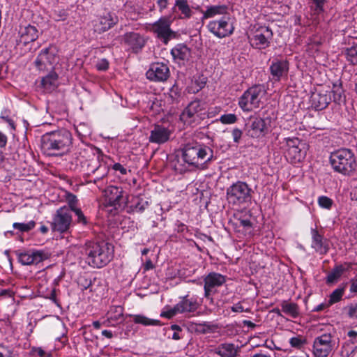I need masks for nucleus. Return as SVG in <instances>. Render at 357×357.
Here are the masks:
<instances>
[{
    "instance_id": "obj_1",
    "label": "nucleus",
    "mask_w": 357,
    "mask_h": 357,
    "mask_svg": "<svg viewBox=\"0 0 357 357\" xmlns=\"http://www.w3.org/2000/svg\"><path fill=\"white\" fill-rule=\"evenodd\" d=\"M41 140L42 150L50 155H61L68 152L73 144L72 135L66 129L47 132L43 135Z\"/></svg>"
},
{
    "instance_id": "obj_2",
    "label": "nucleus",
    "mask_w": 357,
    "mask_h": 357,
    "mask_svg": "<svg viewBox=\"0 0 357 357\" xmlns=\"http://www.w3.org/2000/svg\"><path fill=\"white\" fill-rule=\"evenodd\" d=\"M84 253L86 260L93 268H102L106 266L113 258L114 247L105 242L89 241L85 244Z\"/></svg>"
},
{
    "instance_id": "obj_3",
    "label": "nucleus",
    "mask_w": 357,
    "mask_h": 357,
    "mask_svg": "<svg viewBox=\"0 0 357 357\" xmlns=\"http://www.w3.org/2000/svg\"><path fill=\"white\" fill-rule=\"evenodd\" d=\"M182 159L189 166L204 169L213 160V151L204 144H188L183 149Z\"/></svg>"
},
{
    "instance_id": "obj_4",
    "label": "nucleus",
    "mask_w": 357,
    "mask_h": 357,
    "mask_svg": "<svg viewBox=\"0 0 357 357\" xmlns=\"http://www.w3.org/2000/svg\"><path fill=\"white\" fill-rule=\"evenodd\" d=\"M330 162L334 171L345 176L353 172L356 165L355 155L349 149H340L331 153Z\"/></svg>"
},
{
    "instance_id": "obj_5",
    "label": "nucleus",
    "mask_w": 357,
    "mask_h": 357,
    "mask_svg": "<svg viewBox=\"0 0 357 357\" xmlns=\"http://www.w3.org/2000/svg\"><path fill=\"white\" fill-rule=\"evenodd\" d=\"M266 94L263 84H257L248 89L238 100L239 107L244 112H250L259 107L261 99Z\"/></svg>"
},
{
    "instance_id": "obj_6",
    "label": "nucleus",
    "mask_w": 357,
    "mask_h": 357,
    "mask_svg": "<svg viewBox=\"0 0 357 357\" xmlns=\"http://www.w3.org/2000/svg\"><path fill=\"white\" fill-rule=\"evenodd\" d=\"M252 190L243 181H237L227 189V199L233 205L240 206L250 202Z\"/></svg>"
},
{
    "instance_id": "obj_7",
    "label": "nucleus",
    "mask_w": 357,
    "mask_h": 357,
    "mask_svg": "<svg viewBox=\"0 0 357 357\" xmlns=\"http://www.w3.org/2000/svg\"><path fill=\"white\" fill-rule=\"evenodd\" d=\"M172 20L168 17H160L151 24V31L165 45L176 38L177 33L171 29Z\"/></svg>"
},
{
    "instance_id": "obj_8",
    "label": "nucleus",
    "mask_w": 357,
    "mask_h": 357,
    "mask_svg": "<svg viewBox=\"0 0 357 357\" xmlns=\"http://www.w3.org/2000/svg\"><path fill=\"white\" fill-rule=\"evenodd\" d=\"M336 348L335 339L330 333H324L314 338L313 354L316 357H328Z\"/></svg>"
},
{
    "instance_id": "obj_9",
    "label": "nucleus",
    "mask_w": 357,
    "mask_h": 357,
    "mask_svg": "<svg viewBox=\"0 0 357 357\" xmlns=\"http://www.w3.org/2000/svg\"><path fill=\"white\" fill-rule=\"evenodd\" d=\"M57 62L56 50L50 46L40 51L34 61V65L40 71H48L52 70Z\"/></svg>"
},
{
    "instance_id": "obj_10",
    "label": "nucleus",
    "mask_w": 357,
    "mask_h": 357,
    "mask_svg": "<svg viewBox=\"0 0 357 357\" xmlns=\"http://www.w3.org/2000/svg\"><path fill=\"white\" fill-rule=\"evenodd\" d=\"M14 253L18 261L22 265L38 264L50 257V255L47 252L37 250H17Z\"/></svg>"
},
{
    "instance_id": "obj_11",
    "label": "nucleus",
    "mask_w": 357,
    "mask_h": 357,
    "mask_svg": "<svg viewBox=\"0 0 357 357\" xmlns=\"http://www.w3.org/2000/svg\"><path fill=\"white\" fill-rule=\"evenodd\" d=\"M230 20L229 15H224L219 20L211 21L207 27L215 36L222 38L229 36L234 31V26Z\"/></svg>"
},
{
    "instance_id": "obj_12",
    "label": "nucleus",
    "mask_w": 357,
    "mask_h": 357,
    "mask_svg": "<svg viewBox=\"0 0 357 357\" xmlns=\"http://www.w3.org/2000/svg\"><path fill=\"white\" fill-rule=\"evenodd\" d=\"M107 205L115 209L123 208L128 202V196L124 195L123 189L116 186H109L105 190Z\"/></svg>"
},
{
    "instance_id": "obj_13",
    "label": "nucleus",
    "mask_w": 357,
    "mask_h": 357,
    "mask_svg": "<svg viewBox=\"0 0 357 357\" xmlns=\"http://www.w3.org/2000/svg\"><path fill=\"white\" fill-rule=\"evenodd\" d=\"M72 224V214L70 210L66 207L59 208L52 220V229L61 233L67 231Z\"/></svg>"
},
{
    "instance_id": "obj_14",
    "label": "nucleus",
    "mask_w": 357,
    "mask_h": 357,
    "mask_svg": "<svg viewBox=\"0 0 357 357\" xmlns=\"http://www.w3.org/2000/svg\"><path fill=\"white\" fill-rule=\"evenodd\" d=\"M266 120L259 116H250L245 123L246 135L252 138H260L268 132Z\"/></svg>"
},
{
    "instance_id": "obj_15",
    "label": "nucleus",
    "mask_w": 357,
    "mask_h": 357,
    "mask_svg": "<svg viewBox=\"0 0 357 357\" xmlns=\"http://www.w3.org/2000/svg\"><path fill=\"white\" fill-rule=\"evenodd\" d=\"M118 22V17L115 14L107 12L102 15L96 17L91 21V24L94 32L100 34L110 29Z\"/></svg>"
},
{
    "instance_id": "obj_16",
    "label": "nucleus",
    "mask_w": 357,
    "mask_h": 357,
    "mask_svg": "<svg viewBox=\"0 0 357 357\" xmlns=\"http://www.w3.org/2000/svg\"><path fill=\"white\" fill-rule=\"evenodd\" d=\"M272 38L273 32L271 29L268 26H261L254 31L250 42L253 47L264 50L269 46Z\"/></svg>"
},
{
    "instance_id": "obj_17",
    "label": "nucleus",
    "mask_w": 357,
    "mask_h": 357,
    "mask_svg": "<svg viewBox=\"0 0 357 357\" xmlns=\"http://www.w3.org/2000/svg\"><path fill=\"white\" fill-rule=\"evenodd\" d=\"M311 248L319 255H326L330 250V241L321 230L311 228Z\"/></svg>"
},
{
    "instance_id": "obj_18",
    "label": "nucleus",
    "mask_w": 357,
    "mask_h": 357,
    "mask_svg": "<svg viewBox=\"0 0 357 357\" xmlns=\"http://www.w3.org/2000/svg\"><path fill=\"white\" fill-rule=\"evenodd\" d=\"M169 75L170 71L167 64L159 62L152 63L146 73L147 79L153 82H165Z\"/></svg>"
},
{
    "instance_id": "obj_19",
    "label": "nucleus",
    "mask_w": 357,
    "mask_h": 357,
    "mask_svg": "<svg viewBox=\"0 0 357 357\" xmlns=\"http://www.w3.org/2000/svg\"><path fill=\"white\" fill-rule=\"evenodd\" d=\"M204 296L207 298L213 293V289L222 286L226 282V276L215 272H211L204 279Z\"/></svg>"
},
{
    "instance_id": "obj_20",
    "label": "nucleus",
    "mask_w": 357,
    "mask_h": 357,
    "mask_svg": "<svg viewBox=\"0 0 357 357\" xmlns=\"http://www.w3.org/2000/svg\"><path fill=\"white\" fill-rule=\"evenodd\" d=\"M289 63L287 59H274L269 67V71L275 81H280L282 78L287 77Z\"/></svg>"
},
{
    "instance_id": "obj_21",
    "label": "nucleus",
    "mask_w": 357,
    "mask_h": 357,
    "mask_svg": "<svg viewBox=\"0 0 357 357\" xmlns=\"http://www.w3.org/2000/svg\"><path fill=\"white\" fill-rule=\"evenodd\" d=\"M171 54L174 62L179 66H185L192 57L191 49L184 43L176 45L171 50Z\"/></svg>"
},
{
    "instance_id": "obj_22",
    "label": "nucleus",
    "mask_w": 357,
    "mask_h": 357,
    "mask_svg": "<svg viewBox=\"0 0 357 357\" xmlns=\"http://www.w3.org/2000/svg\"><path fill=\"white\" fill-rule=\"evenodd\" d=\"M124 43L135 53H138L145 46L146 38L137 32H128L123 35Z\"/></svg>"
},
{
    "instance_id": "obj_23",
    "label": "nucleus",
    "mask_w": 357,
    "mask_h": 357,
    "mask_svg": "<svg viewBox=\"0 0 357 357\" xmlns=\"http://www.w3.org/2000/svg\"><path fill=\"white\" fill-rule=\"evenodd\" d=\"M172 131L162 125H155L151 130L149 140L151 143L157 144H165L169 141Z\"/></svg>"
},
{
    "instance_id": "obj_24",
    "label": "nucleus",
    "mask_w": 357,
    "mask_h": 357,
    "mask_svg": "<svg viewBox=\"0 0 357 357\" xmlns=\"http://www.w3.org/2000/svg\"><path fill=\"white\" fill-rule=\"evenodd\" d=\"M19 39L17 44L26 45L35 41L38 37V31L35 26L26 25L21 26L19 30Z\"/></svg>"
},
{
    "instance_id": "obj_25",
    "label": "nucleus",
    "mask_w": 357,
    "mask_h": 357,
    "mask_svg": "<svg viewBox=\"0 0 357 357\" xmlns=\"http://www.w3.org/2000/svg\"><path fill=\"white\" fill-rule=\"evenodd\" d=\"M199 306V304L196 298H189L187 295L182 297L177 303V310L180 311L181 314L192 313L198 309Z\"/></svg>"
},
{
    "instance_id": "obj_26",
    "label": "nucleus",
    "mask_w": 357,
    "mask_h": 357,
    "mask_svg": "<svg viewBox=\"0 0 357 357\" xmlns=\"http://www.w3.org/2000/svg\"><path fill=\"white\" fill-rule=\"evenodd\" d=\"M240 349L232 343H222L215 349V354L220 357H237Z\"/></svg>"
},
{
    "instance_id": "obj_27",
    "label": "nucleus",
    "mask_w": 357,
    "mask_h": 357,
    "mask_svg": "<svg viewBox=\"0 0 357 357\" xmlns=\"http://www.w3.org/2000/svg\"><path fill=\"white\" fill-rule=\"evenodd\" d=\"M310 101L312 107L316 110H322L331 102V97L326 93H313Z\"/></svg>"
},
{
    "instance_id": "obj_28",
    "label": "nucleus",
    "mask_w": 357,
    "mask_h": 357,
    "mask_svg": "<svg viewBox=\"0 0 357 357\" xmlns=\"http://www.w3.org/2000/svg\"><path fill=\"white\" fill-rule=\"evenodd\" d=\"M179 12L178 18L181 20L189 19L191 17L192 10H191L187 0H175V4L173 11Z\"/></svg>"
},
{
    "instance_id": "obj_29",
    "label": "nucleus",
    "mask_w": 357,
    "mask_h": 357,
    "mask_svg": "<svg viewBox=\"0 0 357 357\" xmlns=\"http://www.w3.org/2000/svg\"><path fill=\"white\" fill-rule=\"evenodd\" d=\"M44 91L50 93L58 86V75L55 72H50L47 75L43 77L40 83Z\"/></svg>"
},
{
    "instance_id": "obj_30",
    "label": "nucleus",
    "mask_w": 357,
    "mask_h": 357,
    "mask_svg": "<svg viewBox=\"0 0 357 357\" xmlns=\"http://www.w3.org/2000/svg\"><path fill=\"white\" fill-rule=\"evenodd\" d=\"M228 7L225 5H215L211 6L207 8L206 11L203 13L202 20L204 19L214 17L216 15H229L227 14Z\"/></svg>"
},
{
    "instance_id": "obj_31",
    "label": "nucleus",
    "mask_w": 357,
    "mask_h": 357,
    "mask_svg": "<svg viewBox=\"0 0 357 357\" xmlns=\"http://www.w3.org/2000/svg\"><path fill=\"white\" fill-rule=\"evenodd\" d=\"M205 111V109L202 107V105L199 100H194L192 101L188 107L183 110L182 114H181L180 118H185L187 119L188 116H194L199 112H202Z\"/></svg>"
},
{
    "instance_id": "obj_32",
    "label": "nucleus",
    "mask_w": 357,
    "mask_h": 357,
    "mask_svg": "<svg viewBox=\"0 0 357 357\" xmlns=\"http://www.w3.org/2000/svg\"><path fill=\"white\" fill-rule=\"evenodd\" d=\"M280 305L282 312L290 316L291 318H296L299 316V307L296 303L288 301H283Z\"/></svg>"
},
{
    "instance_id": "obj_33",
    "label": "nucleus",
    "mask_w": 357,
    "mask_h": 357,
    "mask_svg": "<svg viewBox=\"0 0 357 357\" xmlns=\"http://www.w3.org/2000/svg\"><path fill=\"white\" fill-rule=\"evenodd\" d=\"M347 269L342 265L335 266L333 270L328 274L326 282L328 284H333L337 281Z\"/></svg>"
},
{
    "instance_id": "obj_34",
    "label": "nucleus",
    "mask_w": 357,
    "mask_h": 357,
    "mask_svg": "<svg viewBox=\"0 0 357 357\" xmlns=\"http://www.w3.org/2000/svg\"><path fill=\"white\" fill-rule=\"evenodd\" d=\"M206 116V112L204 111L202 112H199V114L188 116L187 119L185 118H181V120L186 125L191 126V127H195L197 126L201 123V121L204 119Z\"/></svg>"
},
{
    "instance_id": "obj_35",
    "label": "nucleus",
    "mask_w": 357,
    "mask_h": 357,
    "mask_svg": "<svg viewBox=\"0 0 357 357\" xmlns=\"http://www.w3.org/2000/svg\"><path fill=\"white\" fill-rule=\"evenodd\" d=\"M133 321L144 326H158L160 323L159 320L150 319L142 314L133 315Z\"/></svg>"
},
{
    "instance_id": "obj_36",
    "label": "nucleus",
    "mask_w": 357,
    "mask_h": 357,
    "mask_svg": "<svg viewBox=\"0 0 357 357\" xmlns=\"http://www.w3.org/2000/svg\"><path fill=\"white\" fill-rule=\"evenodd\" d=\"M290 345L296 349H302L306 344V338L301 335H295L289 340Z\"/></svg>"
},
{
    "instance_id": "obj_37",
    "label": "nucleus",
    "mask_w": 357,
    "mask_h": 357,
    "mask_svg": "<svg viewBox=\"0 0 357 357\" xmlns=\"http://www.w3.org/2000/svg\"><path fill=\"white\" fill-rule=\"evenodd\" d=\"M345 56L347 61L351 64H357V45L347 48L345 50Z\"/></svg>"
},
{
    "instance_id": "obj_38",
    "label": "nucleus",
    "mask_w": 357,
    "mask_h": 357,
    "mask_svg": "<svg viewBox=\"0 0 357 357\" xmlns=\"http://www.w3.org/2000/svg\"><path fill=\"white\" fill-rule=\"evenodd\" d=\"M35 225L36 222L33 220H31L27 223L15 222L13 225V227L21 232H28L33 229Z\"/></svg>"
},
{
    "instance_id": "obj_39",
    "label": "nucleus",
    "mask_w": 357,
    "mask_h": 357,
    "mask_svg": "<svg viewBox=\"0 0 357 357\" xmlns=\"http://www.w3.org/2000/svg\"><path fill=\"white\" fill-rule=\"evenodd\" d=\"M286 152L287 155L294 162L301 160L303 157L301 149L299 146L291 149H287Z\"/></svg>"
},
{
    "instance_id": "obj_40",
    "label": "nucleus",
    "mask_w": 357,
    "mask_h": 357,
    "mask_svg": "<svg viewBox=\"0 0 357 357\" xmlns=\"http://www.w3.org/2000/svg\"><path fill=\"white\" fill-rule=\"evenodd\" d=\"M0 357H18V354L12 347L0 344Z\"/></svg>"
},
{
    "instance_id": "obj_41",
    "label": "nucleus",
    "mask_w": 357,
    "mask_h": 357,
    "mask_svg": "<svg viewBox=\"0 0 357 357\" xmlns=\"http://www.w3.org/2000/svg\"><path fill=\"white\" fill-rule=\"evenodd\" d=\"M123 317V308L121 306H116L108 312V319L118 321Z\"/></svg>"
},
{
    "instance_id": "obj_42",
    "label": "nucleus",
    "mask_w": 357,
    "mask_h": 357,
    "mask_svg": "<svg viewBox=\"0 0 357 357\" xmlns=\"http://www.w3.org/2000/svg\"><path fill=\"white\" fill-rule=\"evenodd\" d=\"M344 289H336L330 295L328 301V305H331L335 303L339 302L343 296Z\"/></svg>"
},
{
    "instance_id": "obj_43",
    "label": "nucleus",
    "mask_w": 357,
    "mask_h": 357,
    "mask_svg": "<svg viewBox=\"0 0 357 357\" xmlns=\"http://www.w3.org/2000/svg\"><path fill=\"white\" fill-rule=\"evenodd\" d=\"M238 227H242V230L248 234H251L252 231V224L248 219H239Z\"/></svg>"
},
{
    "instance_id": "obj_44",
    "label": "nucleus",
    "mask_w": 357,
    "mask_h": 357,
    "mask_svg": "<svg viewBox=\"0 0 357 357\" xmlns=\"http://www.w3.org/2000/svg\"><path fill=\"white\" fill-rule=\"evenodd\" d=\"M149 203L147 201H144L142 199H137V202L130 206L132 211L135 212H143L148 206Z\"/></svg>"
},
{
    "instance_id": "obj_45",
    "label": "nucleus",
    "mask_w": 357,
    "mask_h": 357,
    "mask_svg": "<svg viewBox=\"0 0 357 357\" xmlns=\"http://www.w3.org/2000/svg\"><path fill=\"white\" fill-rule=\"evenodd\" d=\"M312 9L315 14L319 15L324 11V6L326 2V0H312Z\"/></svg>"
},
{
    "instance_id": "obj_46",
    "label": "nucleus",
    "mask_w": 357,
    "mask_h": 357,
    "mask_svg": "<svg viewBox=\"0 0 357 357\" xmlns=\"http://www.w3.org/2000/svg\"><path fill=\"white\" fill-rule=\"evenodd\" d=\"M68 13L65 9H57L54 11L53 18L55 21H64L67 19Z\"/></svg>"
},
{
    "instance_id": "obj_47",
    "label": "nucleus",
    "mask_w": 357,
    "mask_h": 357,
    "mask_svg": "<svg viewBox=\"0 0 357 357\" xmlns=\"http://www.w3.org/2000/svg\"><path fill=\"white\" fill-rule=\"evenodd\" d=\"M66 202H68L69 206H70V211L77 208V197L73 195V193H70V192H66Z\"/></svg>"
},
{
    "instance_id": "obj_48",
    "label": "nucleus",
    "mask_w": 357,
    "mask_h": 357,
    "mask_svg": "<svg viewBox=\"0 0 357 357\" xmlns=\"http://www.w3.org/2000/svg\"><path fill=\"white\" fill-rule=\"evenodd\" d=\"M318 204L321 208L330 209L333 202L331 198L326 196H321L318 199Z\"/></svg>"
},
{
    "instance_id": "obj_49",
    "label": "nucleus",
    "mask_w": 357,
    "mask_h": 357,
    "mask_svg": "<svg viewBox=\"0 0 357 357\" xmlns=\"http://www.w3.org/2000/svg\"><path fill=\"white\" fill-rule=\"evenodd\" d=\"M177 314H181V313H180V311H178V310H177V304H176L173 307L167 308V310L162 311L160 314V316L162 317L167 318V319H171Z\"/></svg>"
},
{
    "instance_id": "obj_50",
    "label": "nucleus",
    "mask_w": 357,
    "mask_h": 357,
    "mask_svg": "<svg viewBox=\"0 0 357 357\" xmlns=\"http://www.w3.org/2000/svg\"><path fill=\"white\" fill-rule=\"evenodd\" d=\"M220 121L224 124H231L237 121V117L234 114H227L222 115Z\"/></svg>"
},
{
    "instance_id": "obj_51",
    "label": "nucleus",
    "mask_w": 357,
    "mask_h": 357,
    "mask_svg": "<svg viewBox=\"0 0 357 357\" xmlns=\"http://www.w3.org/2000/svg\"><path fill=\"white\" fill-rule=\"evenodd\" d=\"M284 142H285V150L287 149H291L297 146H300L301 141L297 137H287L284 139Z\"/></svg>"
},
{
    "instance_id": "obj_52",
    "label": "nucleus",
    "mask_w": 357,
    "mask_h": 357,
    "mask_svg": "<svg viewBox=\"0 0 357 357\" xmlns=\"http://www.w3.org/2000/svg\"><path fill=\"white\" fill-rule=\"evenodd\" d=\"M72 211H73L77 217V223L82 224L84 225L87 224V219L80 208H77Z\"/></svg>"
},
{
    "instance_id": "obj_53",
    "label": "nucleus",
    "mask_w": 357,
    "mask_h": 357,
    "mask_svg": "<svg viewBox=\"0 0 357 357\" xmlns=\"http://www.w3.org/2000/svg\"><path fill=\"white\" fill-rule=\"evenodd\" d=\"M333 101L337 103H340L344 100V96L342 89L340 87L333 91Z\"/></svg>"
},
{
    "instance_id": "obj_54",
    "label": "nucleus",
    "mask_w": 357,
    "mask_h": 357,
    "mask_svg": "<svg viewBox=\"0 0 357 357\" xmlns=\"http://www.w3.org/2000/svg\"><path fill=\"white\" fill-rule=\"evenodd\" d=\"M347 310V314L350 318H357V303L350 304Z\"/></svg>"
},
{
    "instance_id": "obj_55",
    "label": "nucleus",
    "mask_w": 357,
    "mask_h": 357,
    "mask_svg": "<svg viewBox=\"0 0 357 357\" xmlns=\"http://www.w3.org/2000/svg\"><path fill=\"white\" fill-rule=\"evenodd\" d=\"M96 68L99 70H106L109 68V62L106 59H102L96 63Z\"/></svg>"
},
{
    "instance_id": "obj_56",
    "label": "nucleus",
    "mask_w": 357,
    "mask_h": 357,
    "mask_svg": "<svg viewBox=\"0 0 357 357\" xmlns=\"http://www.w3.org/2000/svg\"><path fill=\"white\" fill-rule=\"evenodd\" d=\"M242 135H243V132H242L241 130H240L238 128L233 129V130L231 132V135H232L234 142L237 144L239 143L240 139H241Z\"/></svg>"
},
{
    "instance_id": "obj_57",
    "label": "nucleus",
    "mask_w": 357,
    "mask_h": 357,
    "mask_svg": "<svg viewBox=\"0 0 357 357\" xmlns=\"http://www.w3.org/2000/svg\"><path fill=\"white\" fill-rule=\"evenodd\" d=\"M33 354H36L40 357H50V354H47L41 347H33L31 349Z\"/></svg>"
},
{
    "instance_id": "obj_58",
    "label": "nucleus",
    "mask_w": 357,
    "mask_h": 357,
    "mask_svg": "<svg viewBox=\"0 0 357 357\" xmlns=\"http://www.w3.org/2000/svg\"><path fill=\"white\" fill-rule=\"evenodd\" d=\"M354 351L355 349L349 346L343 347L342 350L341 351V354L342 357H349V355L354 353Z\"/></svg>"
},
{
    "instance_id": "obj_59",
    "label": "nucleus",
    "mask_w": 357,
    "mask_h": 357,
    "mask_svg": "<svg viewBox=\"0 0 357 357\" xmlns=\"http://www.w3.org/2000/svg\"><path fill=\"white\" fill-rule=\"evenodd\" d=\"M231 310L234 312H248V310H244L243 307L240 303H238L233 306L231 307Z\"/></svg>"
},
{
    "instance_id": "obj_60",
    "label": "nucleus",
    "mask_w": 357,
    "mask_h": 357,
    "mask_svg": "<svg viewBox=\"0 0 357 357\" xmlns=\"http://www.w3.org/2000/svg\"><path fill=\"white\" fill-rule=\"evenodd\" d=\"M113 169L115 171H119L121 172L122 175H126L127 174V169L123 167L120 163H115L113 165Z\"/></svg>"
},
{
    "instance_id": "obj_61",
    "label": "nucleus",
    "mask_w": 357,
    "mask_h": 357,
    "mask_svg": "<svg viewBox=\"0 0 357 357\" xmlns=\"http://www.w3.org/2000/svg\"><path fill=\"white\" fill-rule=\"evenodd\" d=\"M157 4L160 11L163 10L167 7L168 0H158Z\"/></svg>"
},
{
    "instance_id": "obj_62",
    "label": "nucleus",
    "mask_w": 357,
    "mask_h": 357,
    "mask_svg": "<svg viewBox=\"0 0 357 357\" xmlns=\"http://www.w3.org/2000/svg\"><path fill=\"white\" fill-rule=\"evenodd\" d=\"M350 291L357 293V278L351 280Z\"/></svg>"
},
{
    "instance_id": "obj_63",
    "label": "nucleus",
    "mask_w": 357,
    "mask_h": 357,
    "mask_svg": "<svg viewBox=\"0 0 357 357\" xmlns=\"http://www.w3.org/2000/svg\"><path fill=\"white\" fill-rule=\"evenodd\" d=\"M7 144V137L0 132V148L5 147Z\"/></svg>"
},
{
    "instance_id": "obj_64",
    "label": "nucleus",
    "mask_w": 357,
    "mask_h": 357,
    "mask_svg": "<svg viewBox=\"0 0 357 357\" xmlns=\"http://www.w3.org/2000/svg\"><path fill=\"white\" fill-rule=\"evenodd\" d=\"M252 357H272L271 354L268 352L261 351L259 353L254 354Z\"/></svg>"
}]
</instances>
